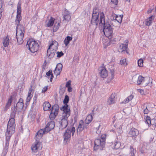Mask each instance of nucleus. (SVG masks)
<instances>
[{
    "instance_id": "obj_8",
    "label": "nucleus",
    "mask_w": 156,
    "mask_h": 156,
    "mask_svg": "<svg viewBox=\"0 0 156 156\" xmlns=\"http://www.w3.org/2000/svg\"><path fill=\"white\" fill-rule=\"evenodd\" d=\"M105 138H101L100 139H96L94 141V150H96L99 148H101L103 147L105 144Z\"/></svg>"
},
{
    "instance_id": "obj_53",
    "label": "nucleus",
    "mask_w": 156,
    "mask_h": 156,
    "mask_svg": "<svg viewBox=\"0 0 156 156\" xmlns=\"http://www.w3.org/2000/svg\"><path fill=\"white\" fill-rule=\"evenodd\" d=\"M70 85H71V81H68L66 84V86L67 87H70Z\"/></svg>"
},
{
    "instance_id": "obj_44",
    "label": "nucleus",
    "mask_w": 156,
    "mask_h": 156,
    "mask_svg": "<svg viewBox=\"0 0 156 156\" xmlns=\"http://www.w3.org/2000/svg\"><path fill=\"white\" fill-rule=\"evenodd\" d=\"M12 96H10V97L9 98L7 102L6 103V104L7 105H9L11 106V104L12 101Z\"/></svg>"
},
{
    "instance_id": "obj_31",
    "label": "nucleus",
    "mask_w": 156,
    "mask_h": 156,
    "mask_svg": "<svg viewBox=\"0 0 156 156\" xmlns=\"http://www.w3.org/2000/svg\"><path fill=\"white\" fill-rule=\"evenodd\" d=\"M54 20L55 19L51 17L47 24V26L48 27H51L54 24Z\"/></svg>"
},
{
    "instance_id": "obj_10",
    "label": "nucleus",
    "mask_w": 156,
    "mask_h": 156,
    "mask_svg": "<svg viewBox=\"0 0 156 156\" xmlns=\"http://www.w3.org/2000/svg\"><path fill=\"white\" fill-rule=\"evenodd\" d=\"M61 109L63 111L62 119H66L67 120L68 118L70 115V108H69L68 105H66L65 106H63Z\"/></svg>"
},
{
    "instance_id": "obj_1",
    "label": "nucleus",
    "mask_w": 156,
    "mask_h": 156,
    "mask_svg": "<svg viewBox=\"0 0 156 156\" xmlns=\"http://www.w3.org/2000/svg\"><path fill=\"white\" fill-rule=\"evenodd\" d=\"M105 14L103 12L100 13V18L99 24L100 26H103V32L105 35L109 38L112 37L113 33L112 29L109 22H106L105 19Z\"/></svg>"
},
{
    "instance_id": "obj_27",
    "label": "nucleus",
    "mask_w": 156,
    "mask_h": 156,
    "mask_svg": "<svg viewBox=\"0 0 156 156\" xmlns=\"http://www.w3.org/2000/svg\"><path fill=\"white\" fill-rule=\"evenodd\" d=\"M43 109L44 111H48L50 109L51 105L49 102L45 101L43 105Z\"/></svg>"
},
{
    "instance_id": "obj_7",
    "label": "nucleus",
    "mask_w": 156,
    "mask_h": 156,
    "mask_svg": "<svg viewBox=\"0 0 156 156\" xmlns=\"http://www.w3.org/2000/svg\"><path fill=\"white\" fill-rule=\"evenodd\" d=\"M38 44L35 41L30 40L27 42L26 45L27 48H28L29 50L32 53L36 52L38 49Z\"/></svg>"
},
{
    "instance_id": "obj_55",
    "label": "nucleus",
    "mask_w": 156,
    "mask_h": 156,
    "mask_svg": "<svg viewBox=\"0 0 156 156\" xmlns=\"http://www.w3.org/2000/svg\"><path fill=\"white\" fill-rule=\"evenodd\" d=\"M17 103H20L21 104H23V99L22 98H20L19 100V101Z\"/></svg>"
},
{
    "instance_id": "obj_15",
    "label": "nucleus",
    "mask_w": 156,
    "mask_h": 156,
    "mask_svg": "<svg viewBox=\"0 0 156 156\" xmlns=\"http://www.w3.org/2000/svg\"><path fill=\"white\" fill-rule=\"evenodd\" d=\"M128 42V40H126V44H119L118 48V50L119 52L122 53L126 51V49L128 48V44L127 43Z\"/></svg>"
},
{
    "instance_id": "obj_36",
    "label": "nucleus",
    "mask_w": 156,
    "mask_h": 156,
    "mask_svg": "<svg viewBox=\"0 0 156 156\" xmlns=\"http://www.w3.org/2000/svg\"><path fill=\"white\" fill-rule=\"evenodd\" d=\"M33 94L32 93H28L27 97L26 98V102H29L32 97L33 96Z\"/></svg>"
},
{
    "instance_id": "obj_51",
    "label": "nucleus",
    "mask_w": 156,
    "mask_h": 156,
    "mask_svg": "<svg viewBox=\"0 0 156 156\" xmlns=\"http://www.w3.org/2000/svg\"><path fill=\"white\" fill-rule=\"evenodd\" d=\"M48 86H45L44 87L42 90V93H45L48 90Z\"/></svg>"
},
{
    "instance_id": "obj_23",
    "label": "nucleus",
    "mask_w": 156,
    "mask_h": 156,
    "mask_svg": "<svg viewBox=\"0 0 156 156\" xmlns=\"http://www.w3.org/2000/svg\"><path fill=\"white\" fill-rule=\"evenodd\" d=\"M23 107V104H21L20 103H17L16 107H14V110L17 111V113L19 114L21 112Z\"/></svg>"
},
{
    "instance_id": "obj_24",
    "label": "nucleus",
    "mask_w": 156,
    "mask_h": 156,
    "mask_svg": "<svg viewBox=\"0 0 156 156\" xmlns=\"http://www.w3.org/2000/svg\"><path fill=\"white\" fill-rule=\"evenodd\" d=\"M99 16H96L92 15V19L91 20V23L95 26L96 27L98 24L99 20Z\"/></svg>"
},
{
    "instance_id": "obj_9",
    "label": "nucleus",
    "mask_w": 156,
    "mask_h": 156,
    "mask_svg": "<svg viewBox=\"0 0 156 156\" xmlns=\"http://www.w3.org/2000/svg\"><path fill=\"white\" fill-rule=\"evenodd\" d=\"M59 107L58 105H54L52 108V109L49 115V118L51 120L54 119L58 113Z\"/></svg>"
},
{
    "instance_id": "obj_13",
    "label": "nucleus",
    "mask_w": 156,
    "mask_h": 156,
    "mask_svg": "<svg viewBox=\"0 0 156 156\" xmlns=\"http://www.w3.org/2000/svg\"><path fill=\"white\" fill-rule=\"evenodd\" d=\"M116 94L115 93H112L109 97L108 99L107 103L108 105H111L114 104L117 99Z\"/></svg>"
},
{
    "instance_id": "obj_48",
    "label": "nucleus",
    "mask_w": 156,
    "mask_h": 156,
    "mask_svg": "<svg viewBox=\"0 0 156 156\" xmlns=\"http://www.w3.org/2000/svg\"><path fill=\"white\" fill-rule=\"evenodd\" d=\"M111 2L114 5H116L118 3V0H111Z\"/></svg>"
},
{
    "instance_id": "obj_56",
    "label": "nucleus",
    "mask_w": 156,
    "mask_h": 156,
    "mask_svg": "<svg viewBox=\"0 0 156 156\" xmlns=\"http://www.w3.org/2000/svg\"><path fill=\"white\" fill-rule=\"evenodd\" d=\"M68 91L69 92H70L72 91V88L71 87H68Z\"/></svg>"
},
{
    "instance_id": "obj_14",
    "label": "nucleus",
    "mask_w": 156,
    "mask_h": 156,
    "mask_svg": "<svg viewBox=\"0 0 156 156\" xmlns=\"http://www.w3.org/2000/svg\"><path fill=\"white\" fill-rule=\"evenodd\" d=\"M88 127L87 124H86L83 120H81L77 129V131L78 132L80 133L83 129H87Z\"/></svg>"
},
{
    "instance_id": "obj_45",
    "label": "nucleus",
    "mask_w": 156,
    "mask_h": 156,
    "mask_svg": "<svg viewBox=\"0 0 156 156\" xmlns=\"http://www.w3.org/2000/svg\"><path fill=\"white\" fill-rule=\"evenodd\" d=\"M61 71L59 70V69H55V70L54 71V73L56 75L58 76L59 75Z\"/></svg>"
},
{
    "instance_id": "obj_22",
    "label": "nucleus",
    "mask_w": 156,
    "mask_h": 156,
    "mask_svg": "<svg viewBox=\"0 0 156 156\" xmlns=\"http://www.w3.org/2000/svg\"><path fill=\"white\" fill-rule=\"evenodd\" d=\"M63 17L64 20L66 21H69L71 20V13L67 9H65L63 13Z\"/></svg>"
},
{
    "instance_id": "obj_42",
    "label": "nucleus",
    "mask_w": 156,
    "mask_h": 156,
    "mask_svg": "<svg viewBox=\"0 0 156 156\" xmlns=\"http://www.w3.org/2000/svg\"><path fill=\"white\" fill-rule=\"evenodd\" d=\"M59 23H56L55 24V25L54 27L53 28V30L55 31H56L58 29L59 27Z\"/></svg>"
},
{
    "instance_id": "obj_30",
    "label": "nucleus",
    "mask_w": 156,
    "mask_h": 156,
    "mask_svg": "<svg viewBox=\"0 0 156 156\" xmlns=\"http://www.w3.org/2000/svg\"><path fill=\"white\" fill-rule=\"evenodd\" d=\"M154 16H150L147 20L146 23V25L147 26H149L151 25L152 21L154 19Z\"/></svg>"
},
{
    "instance_id": "obj_50",
    "label": "nucleus",
    "mask_w": 156,
    "mask_h": 156,
    "mask_svg": "<svg viewBox=\"0 0 156 156\" xmlns=\"http://www.w3.org/2000/svg\"><path fill=\"white\" fill-rule=\"evenodd\" d=\"M32 86H31L28 91V93H32L33 94L34 90L32 88Z\"/></svg>"
},
{
    "instance_id": "obj_54",
    "label": "nucleus",
    "mask_w": 156,
    "mask_h": 156,
    "mask_svg": "<svg viewBox=\"0 0 156 156\" xmlns=\"http://www.w3.org/2000/svg\"><path fill=\"white\" fill-rule=\"evenodd\" d=\"M129 101V99H128L127 98L125 99L124 101L122 102V103H128Z\"/></svg>"
},
{
    "instance_id": "obj_26",
    "label": "nucleus",
    "mask_w": 156,
    "mask_h": 156,
    "mask_svg": "<svg viewBox=\"0 0 156 156\" xmlns=\"http://www.w3.org/2000/svg\"><path fill=\"white\" fill-rule=\"evenodd\" d=\"M2 43L4 47H7L8 46L9 44V39L8 36L3 38Z\"/></svg>"
},
{
    "instance_id": "obj_61",
    "label": "nucleus",
    "mask_w": 156,
    "mask_h": 156,
    "mask_svg": "<svg viewBox=\"0 0 156 156\" xmlns=\"http://www.w3.org/2000/svg\"><path fill=\"white\" fill-rule=\"evenodd\" d=\"M96 129H98V128H96Z\"/></svg>"
},
{
    "instance_id": "obj_60",
    "label": "nucleus",
    "mask_w": 156,
    "mask_h": 156,
    "mask_svg": "<svg viewBox=\"0 0 156 156\" xmlns=\"http://www.w3.org/2000/svg\"><path fill=\"white\" fill-rule=\"evenodd\" d=\"M100 126V125H99V126H98V128H99V126Z\"/></svg>"
},
{
    "instance_id": "obj_6",
    "label": "nucleus",
    "mask_w": 156,
    "mask_h": 156,
    "mask_svg": "<svg viewBox=\"0 0 156 156\" xmlns=\"http://www.w3.org/2000/svg\"><path fill=\"white\" fill-rule=\"evenodd\" d=\"M25 32V28L22 27L21 28L16 29V37L18 44H21L23 42V38Z\"/></svg>"
},
{
    "instance_id": "obj_46",
    "label": "nucleus",
    "mask_w": 156,
    "mask_h": 156,
    "mask_svg": "<svg viewBox=\"0 0 156 156\" xmlns=\"http://www.w3.org/2000/svg\"><path fill=\"white\" fill-rule=\"evenodd\" d=\"M57 57L58 58H60L64 55V53L62 51L57 52Z\"/></svg>"
},
{
    "instance_id": "obj_35",
    "label": "nucleus",
    "mask_w": 156,
    "mask_h": 156,
    "mask_svg": "<svg viewBox=\"0 0 156 156\" xmlns=\"http://www.w3.org/2000/svg\"><path fill=\"white\" fill-rule=\"evenodd\" d=\"M99 10L98 9H94L92 15L96 16H99Z\"/></svg>"
},
{
    "instance_id": "obj_52",
    "label": "nucleus",
    "mask_w": 156,
    "mask_h": 156,
    "mask_svg": "<svg viewBox=\"0 0 156 156\" xmlns=\"http://www.w3.org/2000/svg\"><path fill=\"white\" fill-rule=\"evenodd\" d=\"M134 96L133 95L131 94L130 96H129L127 97L128 99H129V101H131L133 98Z\"/></svg>"
},
{
    "instance_id": "obj_16",
    "label": "nucleus",
    "mask_w": 156,
    "mask_h": 156,
    "mask_svg": "<svg viewBox=\"0 0 156 156\" xmlns=\"http://www.w3.org/2000/svg\"><path fill=\"white\" fill-rule=\"evenodd\" d=\"M151 79L152 80V79L149 77H147L144 78L142 76L140 75L138 77L137 83L138 85H140L141 84H143L146 81H149Z\"/></svg>"
},
{
    "instance_id": "obj_33",
    "label": "nucleus",
    "mask_w": 156,
    "mask_h": 156,
    "mask_svg": "<svg viewBox=\"0 0 156 156\" xmlns=\"http://www.w3.org/2000/svg\"><path fill=\"white\" fill-rule=\"evenodd\" d=\"M16 112H17V111L14 110V108L12 109L10 114V119H14Z\"/></svg>"
},
{
    "instance_id": "obj_38",
    "label": "nucleus",
    "mask_w": 156,
    "mask_h": 156,
    "mask_svg": "<svg viewBox=\"0 0 156 156\" xmlns=\"http://www.w3.org/2000/svg\"><path fill=\"white\" fill-rule=\"evenodd\" d=\"M138 66L139 67H142L143 66V60L141 58H140L138 60Z\"/></svg>"
},
{
    "instance_id": "obj_49",
    "label": "nucleus",
    "mask_w": 156,
    "mask_h": 156,
    "mask_svg": "<svg viewBox=\"0 0 156 156\" xmlns=\"http://www.w3.org/2000/svg\"><path fill=\"white\" fill-rule=\"evenodd\" d=\"M10 105L6 104L4 109V110L5 111H6L10 107Z\"/></svg>"
},
{
    "instance_id": "obj_5",
    "label": "nucleus",
    "mask_w": 156,
    "mask_h": 156,
    "mask_svg": "<svg viewBox=\"0 0 156 156\" xmlns=\"http://www.w3.org/2000/svg\"><path fill=\"white\" fill-rule=\"evenodd\" d=\"M58 42L53 41L50 44L47 51V55L50 58L53 57L55 55L56 50L57 48Z\"/></svg>"
},
{
    "instance_id": "obj_2",
    "label": "nucleus",
    "mask_w": 156,
    "mask_h": 156,
    "mask_svg": "<svg viewBox=\"0 0 156 156\" xmlns=\"http://www.w3.org/2000/svg\"><path fill=\"white\" fill-rule=\"evenodd\" d=\"M15 119H10L8 122L7 131L5 133V147L8 148L9 144V141L12 135L14 133L15 128Z\"/></svg>"
},
{
    "instance_id": "obj_37",
    "label": "nucleus",
    "mask_w": 156,
    "mask_h": 156,
    "mask_svg": "<svg viewBox=\"0 0 156 156\" xmlns=\"http://www.w3.org/2000/svg\"><path fill=\"white\" fill-rule=\"evenodd\" d=\"M145 104H144L142 106V108L144 109V114H147L149 111L147 108V106H145Z\"/></svg>"
},
{
    "instance_id": "obj_58",
    "label": "nucleus",
    "mask_w": 156,
    "mask_h": 156,
    "mask_svg": "<svg viewBox=\"0 0 156 156\" xmlns=\"http://www.w3.org/2000/svg\"><path fill=\"white\" fill-rule=\"evenodd\" d=\"M116 143L117 144V142H115V143H114V147L116 149H117L119 147H116Z\"/></svg>"
},
{
    "instance_id": "obj_29",
    "label": "nucleus",
    "mask_w": 156,
    "mask_h": 156,
    "mask_svg": "<svg viewBox=\"0 0 156 156\" xmlns=\"http://www.w3.org/2000/svg\"><path fill=\"white\" fill-rule=\"evenodd\" d=\"M92 116L91 115L89 114L86 118V119L84 122L86 124L88 125L92 121Z\"/></svg>"
},
{
    "instance_id": "obj_11",
    "label": "nucleus",
    "mask_w": 156,
    "mask_h": 156,
    "mask_svg": "<svg viewBox=\"0 0 156 156\" xmlns=\"http://www.w3.org/2000/svg\"><path fill=\"white\" fill-rule=\"evenodd\" d=\"M35 139L36 140V142L33 144L31 147V148L32 151L35 153L41 150L42 147V146L41 145V143L39 141L40 139L37 140L36 139V136H35Z\"/></svg>"
},
{
    "instance_id": "obj_17",
    "label": "nucleus",
    "mask_w": 156,
    "mask_h": 156,
    "mask_svg": "<svg viewBox=\"0 0 156 156\" xmlns=\"http://www.w3.org/2000/svg\"><path fill=\"white\" fill-rule=\"evenodd\" d=\"M68 121L66 119H62L59 122L60 125L59 126V129L60 130H62L65 128L68 125Z\"/></svg>"
},
{
    "instance_id": "obj_4",
    "label": "nucleus",
    "mask_w": 156,
    "mask_h": 156,
    "mask_svg": "<svg viewBox=\"0 0 156 156\" xmlns=\"http://www.w3.org/2000/svg\"><path fill=\"white\" fill-rule=\"evenodd\" d=\"M21 2L19 1L18 3L17 8L16 15L15 20V24L16 26V29L18 28H25L22 25L20 24V22L22 19V16H21Z\"/></svg>"
},
{
    "instance_id": "obj_59",
    "label": "nucleus",
    "mask_w": 156,
    "mask_h": 156,
    "mask_svg": "<svg viewBox=\"0 0 156 156\" xmlns=\"http://www.w3.org/2000/svg\"><path fill=\"white\" fill-rule=\"evenodd\" d=\"M96 133H98V134H99L100 132H99V131H97L96 132Z\"/></svg>"
},
{
    "instance_id": "obj_18",
    "label": "nucleus",
    "mask_w": 156,
    "mask_h": 156,
    "mask_svg": "<svg viewBox=\"0 0 156 156\" xmlns=\"http://www.w3.org/2000/svg\"><path fill=\"white\" fill-rule=\"evenodd\" d=\"M123 123L121 121H119L116 123L114 125L116 128V131L119 134H120L123 132L122 130V127L123 126Z\"/></svg>"
},
{
    "instance_id": "obj_41",
    "label": "nucleus",
    "mask_w": 156,
    "mask_h": 156,
    "mask_svg": "<svg viewBox=\"0 0 156 156\" xmlns=\"http://www.w3.org/2000/svg\"><path fill=\"white\" fill-rule=\"evenodd\" d=\"M130 152L131 156H134L135 154L136 153V150H134L132 146H131L130 147Z\"/></svg>"
},
{
    "instance_id": "obj_40",
    "label": "nucleus",
    "mask_w": 156,
    "mask_h": 156,
    "mask_svg": "<svg viewBox=\"0 0 156 156\" xmlns=\"http://www.w3.org/2000/svg\"><path fill=\"white\" fill-rule=\"evenodd\" d=\"M69 100V96L67 95H66L65 96L64 99L63 101V102L65 104L64 105V106H65L66 105H68L67 104Z\"/></svg>"
},
{
    "instance_id": "obj_43",
    "label": "nucleus",
    "mask_w": 156,
    "mask_h": 156,
    "mask_svg": "<svg viewBox=\"0 0 156 156\" xmlns=\"http://www.w3.org/2000/svg\"><path fill=\"white\" fill-rule=\"evenodd\" d=\"M62 67L63 66L62 64L58 63L55 69H59V70L62 71Z\"/></svg>"
},
{
    "instance_id": "obj_57",
    "label": "nucleus",
    "mask_w": 156,
    "mask_h": 156,
    "mask_svg": "<svg viewBox=\"0 0 156 156\" xmlns=\"http://www.w3.org/2000/svg\"><path fill=\"white\" fill-rule=\"evenodd\" d=\"M148 81H146L143 84L145 85V86L149 84Z\"/></svg>"
},
{
    "instance_id": "obj_3",
    "label": "nucleus",
    "mask_w": 156,
    "mask_h": 156,
    "mask_svg": "<svg viewBox=\"0 0 156 156\" xmlns=\"http://www.w3.org/2000/svg\"><path fill=\"white\" fill-rule=\"evenodd\" d=\"M55 126V122L53 121L48 122L44 129H41L37 132L36 134V139L37 140L41 139L44 134L47 133L53 129Z\"/></svg>"
},
{
    "instance_id": "obj_28",
    "label": "nucleus",
    "mask_w": 156,
    "mask_h": 156,
    "mask_svg": "<svg viewBox=\"0 0 156 156\" xmlns=\"http://www.w3.org/2000/svg\"><path fill=\"white\" fill-rule=\"evenodd\" d=\"M72 37L69 36H67L66 37L64 41L66 46H67L68 45L70 41H72Z\"/></svg>"
},
{
    "instance_id": "obj_19",
    "label": "nucleus",
    "mask_w": 156,
    "mask_h": 156,
    "mask_svg": "<svg viewBox=\"0 0 156 156\" xmlns=\"http://www.w3.org/2000/svg\"><path fill=\"white\" fill-rule=\"evenodd\" d=\"M146 122L148 125L149 126L151 124L154 128L156 127V119H153L151 120L150 117L149 116H147L146 118Z\"/></svg>"
},
{
    "instance_id": "obj_12",
    "label": "nucleus",
    "mask_w": 156,
    "mask_h": 156,
    "mask_svg": "<svg viewBox=\"0 0 156 156\" xmlns=\"http://www.w3.org/2000/svg\"><path fill=\"white\" fill-rule=\"evenodd\" d=\"M75 130V128L74 127H72L71 128H70L69 129H68L65 132L64 135V140H67L70 138L71 133H72V135L73 136Z\"/></svg>"
},
{
    "instance_id": "obj_47",
    "label": "nucleus",
    "mask_w": 156,
    "mask_h": 156,
    "mask_svg": "<svg viewBox=\"0 0 156 156\" xmlns=\"http://www.w3.org/2000/svg\"><path fill=\"white\" fill-rule=\"evenodd\" d=\"M137 91L140 92V94L142 95H144L145 94V93L144 91V90L141 89H137Z\"/></svg>"
},
{
    "instance_id": "obj_32",
    "label": "nucleus",
    "mask_w": 156,
    "mask_h": 156,
    "mask_svg": "<svg viewBox=\"0 0 156 156\" xmlns=\"http://www.w3.org/2000/svg\"><path fill=\"white\" fill-rule=\"evenodd\" d=\"M120 63L123 66H126L127 64V62L125 58L122 59L120 61Z\"/></svg>"
},
{
    "instance_id": "obj_39",
    "label": "nucleus",
    "mask_w": 156,
    "mask_h": 156,
    "mask_svg": "<svg viewBox=\"0 0 156 156\" xmlns=\"http://www.w3.org/2000/svg\"><path fill=\"white\" fill-rule=\"evenodd\" d=\"M38 16L37 14H35L31 19L32 23H34L37 19Z\"/></svg>"
},
{
    "instance_id": "obj_34",
    "label": "nucleus",
    "mask_w": 156,
    "mask_h": 156,
    "mask_svg": "<svg viewBox=\"0 0 156 156\" xmlns=\"http://www.w3.org/2000/svg\"><path fill=\"white\" fill-rule=\"evenodd\" d=\"M46 75L48 76H51L50 81V82H52V80L54 77L52 74V71L50 70L46 73Z\"/></svg>"
},
{
    "instance_id": "obj_21",
    "label": "nucleus",
    "mask_w": 156,
    "mask_h": 156,
    "mask_svg": "<svg viewBox=\"0 0 156 156\" xmlns=\"http://www.w3.org/2000/svg\"><path fill=\"white\" fill-rule=\"evenodd\" d=\"M99 73L100 76L103 78H105L108 76V73L106 69L104 67H101L99 68Z\"/></svg>"
},
{
    "instance_id": "obj_25",
    "label": "nucleus",
    "mask_w": 156,
    "mask_h": 156,
    "mask_svg": "<svg viewBox=\"0 0 156 156\" xmlns=\"http://www.w3.org/2000/svg\"><path fill=\"white\" fill-rule=\"evenodd\" d=\"M113 17V20H116L118 23H121L122 22L123 16V15L117 16L114 13H112L111 18Z\"/></svg>"
},
{
    "instance_id": "obj_20",
    "label": "nucleus",
    "mask_w": 156,
    "mask_h": 156,
    "mask_svg": "<svg viewBox=\"0 0 156 156\" xmlns=\"http://www.w3.org/2000/svg\"><path fill=\"white\" fill-rule=\"evenodd\" d=\"M139 131L134 128H132L129 132V134L130 136L135 138L139 135Z\"/></svg>"
}]
</instances>
